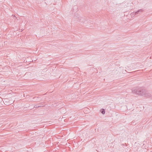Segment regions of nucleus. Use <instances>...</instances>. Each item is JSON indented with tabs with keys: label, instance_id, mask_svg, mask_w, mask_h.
Segmentation results:
<instances>
[{
	"label": "nucleus",
	"instance_id": "1",
	"mask_svg": "<svg viewBox=\"0 0 152 152\" xmlns=\"http://www.w3.org/2000/svg\"><path fill=\"white\" fill-rule=\"evenodd\" d=\"M132 92L136 94H138L144 97H149L151 95L148 91L144 88H136L132 90Z\"/></svg>",
	"mask_w": 152,
	"mask_h": 152
},
{
	"label": "nucleus",
	"instance_id": "2",
	"mask_svg": "<svg viewBox=\"0 0 152 152\" xmlns=\"http://www.w3.org/2000/svg\"><path fill=\"white\" fill-rule=\"evenodd\" d=\"M3 101L4 104L6 105H9L11 104L12 103V101H10L8 98L4 99Z\"/></svg>",
	"mask_w": 152,
	"mask_h": 152
},
{
	"label": "nucleus",
	"instance_id": "3",
	"mask_svg": "<svg viewBox=\"0 0 152 152\" xmlns=\"http://www.w3.org/2000/svg\"><path fill=\"white\" fill-rule=\"evenodd\" d=\"M142 10H138L137 11L133 12H132L129 15H130L132 17H133L134 15H137L139 13H140V12H142Z\"/></svg>",
	"mask_w": 152,
	"mask_h": 152
},
{
	"label": "nucleus",
	"instance_id": "4",
	"mask_svg": "<svg viewBox=\"0 0 152 152\" xmlns=\"http://www.w3.org/2000/svg\"><path fill=\"white\" fill-rule=\"evenodd\" d=\"M43 106L41 104H35L34 105V107L35 108H38L39 107H43Z\"/></svg>",
	"mask_w": 152,
	"mask_h": 152
},
{
	"label": "nucleus",
	"instance_id": "5",
	"mask_svg": "<svg viewBox=\"0 0 152 152\" xmlns=\"http://www.w3.org/2000/svg\"><path fill=\"white\" fill-rule=\"evenodd\" d=\"M100 111L102 114H105V110L104 109H101L100 110Z\"/></svg>",
	"mask_w": 152,
	"mask_h": 152
}]
</instances>
